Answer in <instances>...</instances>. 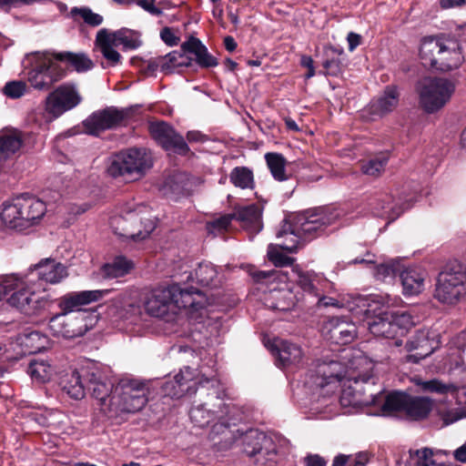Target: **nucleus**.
<instances>
[{
  "mask_svg": "<svg viewBox=\"0 0 466 466\" xmlns=\"http://www.w3.org/2000/svg\"><path fill=\"white\" fill-rule=\"evenodd\" d=\"M419 56L424 66L441 72L457 69L464 62L460 41L443 35L423 37Z\"/></svg>",
  "mask_w": 466,
  "mask_h": 466,
  "instance_id": "5",
  "label": "nucleus"
},
{
  "mask_svg": "<svg viewBox=\"0 0 466 466\" xmlns=\"http://www.w3.org/2000/svg\"><path fill=\"white\" fill-rule=\"evenodd\" d=\"M147 313L155 318L172 320L181 309L197 311L204 307V296L197 289H182L174 284L152 289L144 303Z\"/></svg>",
  "mask_w": 466,
  "mask_h": 466,
  "instance_id": "1",
  "label": "nucleus"
},
{
  "mask_svg": "<svg viewBox=\"0 0 466 466\" xmlns=\"http://www.w3.org/2000/svg\"><path fill=\"white\" fill-rule=\"evenodd\" d=\"M290 279L298 282L309 303L319 307H340L337 299L326 295L331 289L332 284L324 277L313 271H303L299 266H293Z\"/></svg>",
  "mask_w": 466,
  "mask_h": 466,
  "instance_id": "12",
  "label": "nucleus"
},
{
  "mask_svg": "<svg viewBox=\"0 0 466 466\" xmlns=\"http://www.w3.org/2000/svg\"><path fill=\"white\" fill-rule=\"evenodd\" d=\"M196 372L189 367H185L172 379H168L163 385L165 395L171 398H181L187 393L195 392Z\"/></svg>",
  "mask_w": 466,
  "mask_h": 466,
  "instance_id": "23",
  "label": "nucleus"
},
{
  "mask_svg": "<svg viewBox=\"0 0 466 466\" xmlns=\"http://www.w3.org/2000/svg\"><path fill=\"white\" fill-rule=\"evenodd\" d=\"M454 457L461 462H466V442L454 451Z\"/></svg>",
  "mask_w": 466,
  "mask_h": 466,
  "instance_id": "64",
  "label": "nucleus"
},
{
  "mask_svg": "<svg viewBox=\"0 0 466 466\" xmlns=\"http://www.w3.org/2000/svg\"><path fill=\"white\" fill-rule=\"evenodd\" d=\"M152 166L150 156L142 148H128L115 155L107 168L112 177L136 179Z\"/></svg>",
  "mask_w": 466,
  "mask_h": 466,
  "instance_id": "14",
  "label": "nucleus"
},
{
  "mask_svg": "<svg viewBox=\"0 0 466 466\" xmlns=\"http://www.w3.org/2000/svg\"><path fill=\"white\" fill-rule=\"evenodd\" d=\"M53 52L35 54V65L27 73V80L37 90H48L66 76V71L53 61Z\"/></svg>",
  "mask_w": 466,
  "mask_h": 466,
  "instance_id": "16",
  "label": "nucleus"
},
{
  "mask_svg": "<svg viewBox=\"0 0 466 466\" xmlns=\"http://www.w3.org/2000/svg\"><path fill=\"white\" fill-rule=\"evenodd\" d=\"M347 41L349 44L350 51H353L358 46L360 45L361 36L359 34L350 32L348 34Z\"/></svg>",
  "mask_w": 466,
  "mask_h": 466,
  "instance_id": "63",
  "label": "nucleus"
},
{
  "mask_svg": "<svg viewBox=\"0 0 466 466\" xmlns=\"http://www.w3.org/2000/svg\"><path fill=\"white\" fill-rule=\"evenodd\" d=\"M324 55L325 60L322 66L325 69V74L329 76H338L342 68L340 56L343 55V49L329 46L324 48Z\"/></svg>",
  "mask_w": 466,
  "mask_h": 466,
  "instance_id": "41",
  "label": "nucleus"
},
{
  "mask_svg": "<svg viewBox=\"0 0 466 466\" xmlns=\"http://www.w3.org/2000/svg\"><path fill=\"white\" fill-rule=\"evenodd\" d=\"M249 274L257 283L269 288L268 292L265 294L264 302L272 309L290 310L299 301L307 300L305 293L299 292L301 289L298 282L290 279L292 269L290 272L282 269L260 271L251 268Z\"/></svg>",
  "mask_w": 466,
  "mask_h": 466,
  "instance_id": "4",
  "label": "nucleus"
},
{
  "mask_svg": "<svg viewBox=\"0 0 466 466\" xmlns=\"http://www.w3.org/2000/svg\"><path fill=\"white\" fill-rule=\"evenodd\" d=\"M234 216L235 219L250 233L257 234L263 228L262 208L259 205L252 204L240 208L234 212Z\"/></svg>",
  "mask_w": 466,
  "mask_h": 466,
  "instance_id": "29",
  "label": "nucleus"
},
{
  "mask_svg": "<svg viewBox=\"0 0 466 466\" xmlns=\"http://www.w3.org/2000/svg\"><path fill=\"white\" fill-rule=\"evenodd\" d=\"M95 324V316L86 310L62 311L50 319L48 327L56 337L74 339L83 336Z\"/></svg>",
  "mask_w": 466,
  "mask_h": 466,
  "instance_id": "15",
  "label": "nucleus"
},
{
  "mask_svg": "<svg viewBox=\"0 0 466 466\" xmlns=\"http://www.w3.org/2000/svg\"><path fill=\"white\" fill-rule=\"evenodd\" d=\"M109 35L118 46H123L126 49H136L140 46L137 35L128 29H121Z\"/></svg>",
  "mask_w": 466,
  "mask_h": 466,
  "instance_id": "49",
  "label": "nucleus"
},
{
  "mask_svg": "<svg viewBox=\"0 0 466 466\" xmlns=\"http://www.w3.org/2000/svg\"><path fill=\"white\" fill-rule=\"evenodd\" d=\"M114 387L115 385L103 379L100 374L95 372L88 374V389L92 391L93 397L97 400L101 411L108 417V408Z\"/></svg>",
  "mask_w": 466,
  "mask_h": 466,
  "instance_id": "27",
  "label": "nucleus"
},
{
  "mask_svg": "<svg viewBox=\"0 0 466 466\" xmlns=\"http://www.w3.org/2000/svg\"><path fill=\"white\" fill-rule=\"evenodd\" d=\"M388 161L389 156L381 153L370 159L361 161L360 169L367 176L378 177L384 172Z\"/></svg>",
  "mask_w": 466,
  "mask_h": 466,
  "instance_id": "47",
  "label": "nucleus"
},
{
  "mask_svg": "<svg viewBox=\"0 0 466 466\" xmlns=\"http://www.w3.org/2000/svg\"><path fill=\"white\" fill-rule=\"evenodd\" d=\"M138 5L151 15H159L162 14L161 9L155 6L153 1L140 0Z\"/></svg>",
  "mask_w": 466,
  "mask_h": 466,
  "instance_id": "61",
  "label": "nucleus"
},
{
  "mask_svg": "<svg viewBox=\"0 0 466 466\" xmlns=\"http://www.w3.org/2000/svg\"><path fill=\"white\" fill-rule=\"evenodd\" d=\"M133 268V262L123 256L116 257L112 262L101 268V274L106 278H118L126 275Z\"/></svg>",
  "mask_w": 466,
  "mask_h": 466,
  "instance_id": "43",
  "label": "nucleus"
},
{
  "mask_svg": "<svg viewBox=\"0 0 466 466\" xmlns=\"http://www.w3.org/2000/svg\"><path fill=\"white\" fill-rule=\"evenodd\" d=\"M306 466H326V461L318 454L308 455L305 459Z\"/></svg>",
  "mask_w": 466,
  "mask_h": 466,
  "instance_id": "60",
  "label": "nucleus"
},
{
  "mask_svg": "<svg viewBox=\"0 0 466 466\" xmlns=\"http://www.w3.org/2000/svg\"><path fill=\"white\" fill-rule=\"evenodd\" d=\"M46 342V336L43 335L39 331H32L25 335V345L30 346L35 350H39L45 348Z\"/></svg>",
  "mask_w": 466,
  "mask_h": 466,
  "instance_id": "55",
  "label": "nucleus"
},
{
  "mask_svg": "<svg viewBox=\"0 0 466 466\" xmlns=\"http://www.w3.org/2000/svg\"><path fill=\"white\" fill-rule=\"evenodd\" d=\"M73 13H77L84 19V21L93 26L99 25L103 22V17L96 13H93L88 8H75Z\"/></svg>",
  "mask_w": 466,
  "mask_h": 466,
  "instance_id": "57",
  "label": "nucleus"
},
{
  "mask_svg": "<svg viewBox=\"0 0 466 466\" xmlns=\"http://www.w3.org/2000/svg\"><path fill=\"white\" fill-rule=\"evenodd\" d=\"M400 281L403 288V294L415 296L424 289L426 272L418 268H408L400 272Z\"/></svg>",
  "mask_w": 466,
  "mask_h": 466,
  "instance_id": "31",
  "label": "nucleus"
},
{
  "mask_svg": "<svg viewBox=\"0 0 466 466\" xmlns=\"http://www.w3.org/2000/svg\"><path fill=\"white\" fill-rule=\"evenodd\" d=\"M153 138L166 150H170L180 155H186L189 151L184 137L177 134L165 122H155L149 126Z\"/></svg>",
  "mask_w": 466,
  "mask_h": 466,
  "instance_id": "21",
  "label": "nucleus"
},
{
  "mask_svg": "<svg viewBox=\"0 0 466 466\" xmlns=\"http://www.w3.org/2000/svg\"><path fill=\"white\" fill-rule=\"evenodd\" d=\"M441 346V337L437 330L421 329L417 330L406 342L407 352L415 351L406 356L407 362L418 363L432 354Z\"/></svg>",
  "mask_w": 466,
  "mask_h": 466,
  "instance_id": "17",
  "label": "nucleus"
},
{
  "mask_svg": "<svg viewBox=\"0 0 466 466\" xmlns=\"http://www.w3.org/2000/svg\"><path fill=\"white\" fill-rule=\"evenodd\" d=\"M128 112L116 107H106L91 114L83 122L86 133L98 136L106 129L116 128L120 126L127 117Z\"/></svg>",
  "mask_w": 466,
  "mask_h": 466,
  "instance_id": "20",
  "label": "nucleus"
},
{
  "mask_svg": "<svg viewBox=\"0 0 466 466\" xmlns=\"http://www.w3.org/2000/svg\"><path fill=\"white\" fill-rule=\"evenodd\" d=\"M284 244L274 245L269 244L268 247V258L276 267L290 266L294 263L295 258L287 256L282 250H287L283 248Z\"/></svg>",
  "mask_w": 466,
  "mask_h": 466,
  "instance_id": "48",
  "label": "nucleus"
},
{
  "mask_svg": "<svg viewBox=\"0 0 466 466\" xmlns=\"http://www.w3.org/2000/svg\"><path fill=\"white\" fill-rule=\"evenodd\" d=\"M127 220H130L131 226L135 225L136 228H124V232H119L118 234L133 240H142L146 238L156 228V223L153 219L139 218L138 212L130 214Z\"/></svg>",
  "mask_w": 466,
  "mask_h": 466,
  "instance_id": "32",
  "label": "nucleus"
},
{
  "mask_svg": "<svg viewBox=\"0 0 466 466\" xmlns=\"http://www.w3.org/2000/svg\"><path fill=\"white\" fill-rule=\"evenodd\" d=\"M26 275L32 278L33 281L37 277L40 281L56 284L66 279L68 274L62 263L52 258H44L31 267Z\"/></svg>",
  "mask_w": 466,
  "mask_h": 466,
  "instance_id": "22",
  "label": "nucleus"
},
{
  "mask_svg": "<svg viewBox=\"0 0 466 466\" xmlns=\"http://www.w3.org/2000/svg\"><path fill=\"white\" fill-rule=\"evenodd\" d=\"M390 312L392 323L396 328V337L403 336L406 330L414 324L411 315L404 310H391Z\"/></svg>",
  "mask_w": 466,
  "mask_h": 466,
  "instance_id": "50",
  "label": "nucleus"
},
{
  "mask_svg": "<svg viewBox=\"0 0 466 466\" xmlns=\"http://www.w3.org/2000/svg\"><path fill=\"white\" fill-rule=\"evenodd\" d=\"M233 219H235L234 213L222 215L219 218L208 222L207 224V228L208 232L212 234L221 233L229 227Z\"/></svg>",
  "mask_w": 466,
  "mask_h": 466,
  "instance_id": "53",
  "label": "nucleus"
},
{
  "mask_svg": "<svg viewBox=\"0 0 466 466\" xmlns=\"http://www.w3.org/2000/svg\"><path fill=\"white\" fill-rule=\"evenodd\" d=\"M82 101L76 86L66 83L56 87L46 98L45 110L53 118L62 116L78 106Z\"/></svg>",
  "mask_w": 466,
  "mask_h": 466,
  "instance_id": "18",
  "label": "nucleus"
},
{
  "mask_svg": "<svg viewBox=\"0 0 466 466\" xmlns=\"http://www.w3.org/2000/svg\"><path fill=\"white\" fill-rule=\"evenodd\" d=\"M33 282L32 278L26 274L25 276L18 274L0 276V299L3 296L14 291L7 299L10 306L27 316L39 315L49 306L50 302L45 296H41L32 289Z\"/></svg>",
  "mask_w": 466,
  "mask_h": 466,
  "instance_id": "6",
  "label": "nucleus"
},
{
  "mask_svg": "<svg viewBox=\"0 0 466 466\" xmlns=\"http://www.w3.org/2000/svg\"><path fill=\"white\" fill-rule=\"evenodd\" d=\"M267 166L272 177L278 181H285L289 178L286 172V158L279 153L269 152L265 155Z\"/></svg>",
  "mask_w": 466,
  "mask_h": 466,
  "instance_id": "44",
  "label": "nucleus"
},
{
  "mask_svg": "<svg viewBox=\"0 0 466 466\" xmlns=\"http://www.w3.org/2000/svg\"><path fill=\"white\" fill-rule=\"evenodd\" d=\"M201 390L207 389L208 400L194 404L189 410L188 416L194 426L205 428L211 423L210 435L214 438L224 434L236 419L231 416L232 409L226 405L220 396L219 382L216 379H201L198 380Z\"/></svg>",
  "mask_w": 466,
  "mask_h": 466,
  "instance_id": "2",
  "label": "nucleus"
},
{
  "mask_svg": "<svg viewBox=\"0 0 466 466\" xmlns=\"http://www.w3.org/2000/svg\"><path fill=\"white\" fill-rule=\"evenodd\" d=\"M61 385L64 391L71 398L81 400L85 397V386L78 371L71 370L65 374L61 380Z\"/></svg>",
  "mask_w": 466,
  "mask_h": 466,
  "instance_id": "40",
  "label": "nucleus"
},
{
  "mask_svg": "<svg viewBox=\"0 0 466 466\" xmlns=\"http://www.w3.org/2000/svg\"><path fill=\"white\" fill-rule=\"evenodd\" d=\"M357 354L345 356L344 359L347 360L345 364L335 360L318 362L310 375L312 384L320 389L327 386L333 388L340 380H346V372L350 369V361Z\"/></svg>",
  "mask_w": 466,
  "mask_h": 466,
  "instance_id": "19",
  "label": "nucleus"
},
{
  "mask_svg": "<svg viewBox=\"0 0 466 466\" xmlns=\"http://www.w3.org/2000/svg\"><path fill=\"white\" fill-rule=\"evenodd\" d=\"M279 361L283 366L298 364L300 362L303 352L299 346L295 343L281 340L276 344Z\"/></svg>",
  "mask_w": 466,
  "mask_h": 466,
  "instance_id": "39",
  "label": "nucleus"
},
{
  "mask_svg": "<svg viewBox=\"0 0 466 466\" xmlns=\"http://www.w3.org/2000/svg\"><path fill=\"white\" fill-rule=\"evenodd\" d=\"M197 282L203 287H217L220 283L216 267L209 262H202L195 270Z\"/></svg>",
  "mask_w": 466,
  "mask_h": 466,
  "instance_id": "42",
  "label": "nucleus"
},
{
  "mask_svg": "<svg viewBox=\"0 0 466 466\" xmlns=\"http://www.w3.org/2000/svg\"><path fill=\"white\" fill-rule=\"evenodd\" d=\"M22 146L20 133L14 131L0 135V160L15 154Z\"/></svg>",
  "mask_w": 466,
  "mask_h": 466,
  "instance_id": "45",
  "label": "nucleus"
},
{
  "mask_svg": "<svg viewBox=\"0 0 466 466\" xmlns=\"http://www.w3.org/2000/svg\"><path fill=\"white\" fill-rule=\"evenodd\" d=\"M374 362L360 352L351 360L346 372V383L343 386L339 403L342 407L361 408L376 404L379 396L370 390L374 385Z\"/></svg>",
  "mask_w": 466,
  "mask_h": 466,
  "instance_id": "3",
  "label": "nucleus"
},
{
  "mask_svg": "<svg viewBox=\"0 0 466 466\" xmlns=\"http://www.w3.org/2000/svg\"><path fill=\"white\" fill-rule=\"evenodd\" d=\"M466 294V267L457 259L448 261L438 275L434 297L455 304Z\"/></svg>",
  "mask_w": 466,
  "mask_h": 466,
  "instance_id": "11",
  "label": "nucleus"
},
{
  "mask_svg": "<svg viewBox=\"0 0 466 466\" xmlns=\"http://www.w3.org/2000/svg\"><path fill=\"white\" fill-rule=\"evenodd\" d=\"M289 225H290V223H286L282 227V229L277 234L278 238H284V241L282 244L288 243L289 245H291L292 240L296 238L294 236L289 235V233H290V228H289Z\"/></svg>",
  "mask_w": 466,
  "mask_h": 466,
  "instance_id": "62",
  "label": "nucleus"
},
{
  "mask_svg": "<svg viewBox=\"0 0 466 466\" xmlns=\"http://www.w3.org/2000/svg\"><path fill=\"white\" fill-rule=\"evenodd\" d=\"M425 391L436 392L439 394L453 393L457 387L452 383H442L439 380H431L420 383Z\"/></svg>",
  "mask_w": 466,
  "mask_h": 466,
  "instance_id": "52",
  "label": "nucleus"
},
{
  "mask_svg": "<svg viewBox=\"0 0 466 466\" xmlns=\"http://www.w3.org/2000/svg\"><path fill=\"white\" fill-rule=\"evenodd\" d=\"M46 212L45 202L25 194L5 201L0 218L6 227L23 230L41 219Z\"/></svg>",
  "mask_w": 466,
  "mask_h": 466,
  "instance_id": "10",
  "label": "nucleus"
},
{
  "mask_svg": "<svg viewBox=\"0 0 466 466\" xmlns=\"http://www.w3.org/2000/svg\"><path fill=\"white\" fill-rule=\"evenodd\" d=\"M399 96L395 86H387L381 95L370 102V114L380 117L390 113L399 104Z\"/></svg>",
  "mask_w": 466,
  "mask_h": 466,
  "instance_id": "30",
  "label": "nucleus"
},
{
  "mask_svg": "<svg viewBox=\"0 0 466 466\" xmlns=\"http://www.w3.org/2000/svg\"><path fill=\"white\" fill-rule=\"evenodd\" d=\"M161 39L170 46H177L179 38L175 35L174 31L169 27H164L160 32Z\"/></svg>",
  "mask_w": 466,
  "mask_h": 466,
  "instance_id": "59",
  "label": "nucleus"
},
{
  "mask_svg": "<svg viewBox=\"0 0 466 466\" xmlns=\"http://www.w3.org/2000/svg\"><path fill=\"white\" fill-rule=\"evenodd\" d=\"M432 406V400L430 398L408 395L405 413L411 420H423L429 415Z\"/></svg>",
  "mask_w": 466,
  "mask_h": 466,
  "instance_id": "36",
  "label": "nucleus"
},
{
  "mask_svg": "<svg viewBox=\"0 0 466 466\" xmlns=\"http://www.w3.org/2000/svg\"><path fill=\"white\" fill-rule=\"evenodd\" d=\"M186 53L193 54L196 62L201 67L208 68L218 66V60L208 53L207 47L201 41L190 36L181 45L180 51H173L165 56H158L149 61V68L152 70L160 68L161 71L171 73L180 67H187L191 65V58Z\"/></svg>",
  "mask_w": 466,
  "mask_h": 466,
  "instance_id": "9",
  "label": "nucleus"
},
{
  "mask_svg": "<svg viewBox=\"0 0 466 466\" xmlns=\"http://www.w3.org/2000/svg\"><path fill=\"white\" fill-rule=\"evenodd\" d=\"M27 372L35 381L46 383L53 378L56 369L47 360L34 359L28 365Z\"/></svg>",
  "mask_w": 466,
  "mask_h": 466,
  "instance_id": "38",
  "label": "nucleus"
},
{
  "mask_svg": "<svg viewBox=\"0 0 466 466\" xmlns=\"http://www.w3.org/2000/svg\"><path fill=\"white\" fill-rule=\"evenodd\" d=\"M391 202L392 197L385 194L373 198L370 205L375 216L386 218L390 221H393L404 211V208L391 206ZM410 207V205H407L405 209Z\"/></svg>",
  "mask_w": 466,
  "mask_h": 466,
  "instance_id": "33",
  "label": "nucleus"
},
{
  "mask_svg": "<svg viewBox=\"0 0 466 466\" xmlns=\"http://www.w3.org/2000/svg\"><path fill=\"white\" fill-rule=\"evenodd\" d=\"M54 58L57 61L67 63L76 72H86L93 68V61L84 53L53 52Z\"/></svg>",
  "mask_w": 466,
  "mask_h": 466,
  "instance_id": "37",
  "label": "nucleus"
},
{
  "mask_svg": "<svg viewBox=\"0 0 466 466\" xmlns=\"http://www.w3.org/2000/svg\"><path fill=\"white\" fill-rule=\"evenodd\" d=\"M26 90V85L22 81H11L5 84L4 93L10 98L21 97Z\"/></svg>",
  "mask_w": 466,
  "mask_h": 466,
  "instance_id": "54",
  "label": "nucleus"
},
{
  "mask_svg": "<svg viewBox=\"0 0 466 466\" xmlns=\"http://www.w3.org/2000/svg\"><path fill=\"white\" fill-rule=\"evenodd\" d=\"M368 328L374 336L385 339H396L394 345L396 347L402 345V340L396 337V328L392 323L389 310H382L378 315L371 318L368 321Z\"/></svg>",
  "mask_w": 466,
  "mask_h": 466,
  "instance_id": "28",
  "label": "nucleus"
},
{
  "mask_svg": "<svg viewBox=\"0 0 466 466\" xmlns=\"http://www.w3.org/2000/svg\"><path fill=\"white\" fill-rule=\"evenodd\" d=\"M340 217V212L335 208H319L314 211H306L294 217L289 226L290 236L296 238L292 244L285 243L283 248L289 252H295L302 240H309L321 235L325 229L333 225Z\"/></svg>",
  "mask_w": 466,
  "mask_h": 466,
  "instance_id": "8",
  "label": "nucleus"
},
{
  "mask_svg": "<svg viewBox=\"0 0 466 466\" xmlns=\"http://www.w3.org/2000/svg\"><path fill=\"white\" fill-rule=\"evenodd\" d=\"M396 271L393 264H380L375 268L374 276L379 280H385L387 278L394 277Z\"/></svg>",
  "mask_w": 466,
  "mask_h": 466,
  "instance_id": "58",
  "label": "nucleus"
},
{
  "mask_svg": "<svg viewBox=\"0 0 466 466\" xmlns=\"http://www.w3.org/2000/svg\"><path fill=\"white\" fill-rule=\"evenodd\" d=\"M419 103L427 113L442 108L455 91V83L445 77H424L416 86Z\"/></svg>",
  "mask_w": 466,
  "mask_h": 466,
  "instance_id": "13",
  "label": "nucleus"
},
{
  "mask_svg": "<svg viewBox=\"0 0 466 466\" xmlns=\"http://www.w3.org/2000/svg\"><path fill=\"white\" fill-rule=\"evenodd\" d=\"M96 45L111 66H116L120 63L121 56L116 51L118 46L106 30L102 29L97 33Z\"/></svg>",
  "mask_w": 466,
  "mask_h": 466,
  "instance_id": "34",
  "label": "nucleus"
},
{
  "mask_svg": "<svg viewBox=\"0 0 466 466\" xmlns=\"http://www.w3.org/2000/svg\"><path fill=\"white\" fill-rule=\"evenodd\" d=\"M149 393V384L147 380L128 376L123 377L114 387L108 408L109 417L141 410L148 402Z\"/></svg>",
  "mask_w": 466,
  "mask_h": 466,
  "instance_id": "7",
  "label": "nucleus"
},
{
  "mask_svg": "<svg viewBox=\"0 0 466 466\" xmlns=\"http://www.w3.org/2000/svg\"><path fill=\"white\" fill-rule=\"evenodd\" d=\"M433 451L429 448H423L410 451V462L413 466H431L434 464Z\"/></svg>",
  "mask_w": 466,
  "mask_h": 466,
  "instance_id": "51",
  "label": "nucleus"
},
{
  "mask_svg": "<svg viewBox=\"0 0 466 466\" xmlns=\"http://www.w3.org/2000/svg\"><path fill=\"white\" fill-rule=\"evenodd\" d=\"M438 414L441 418L445 425L453 423L465 416L458 409L439 408Z\"/></svg>",
  "mask_w": 466,
  "mask_h": 466,
  "instance_id": "56",
  "label": "nucleus"
},
{
  "mask_svg": "<svg viewBox=\"0 0 466 466\" xmlns=\"http://www.w3.org/2000/svg\"><path fill=\"white\" fill-rule=\"evenodd\" d=\"M324 331L329 340L336 344H348L357 336L353 322L343 318L332 317L324 324Z\"/></svg>",
  "mask_w": 466,
  "mask_h": 466,
  "instance_id": "25",
  "label": "nucleus"
},
{
  "mask_svg": "<svg viewBox=\"0 0 466 466\" xmlns=\"http://www.w3.org/2000/svg\"><path fill=\"white\" fill-rule=\"evenodd\" d=\"M253 439V447L249 449L248 446L245 449L247 455L254 457L255 462L258 466H274L277 462L278 452L273 441L262 433L256 434Z\"/></svg>",
  "mask_w": 466,
  "mask_h": 466,
  "instance_id": "24",
  "label": "nucleus"
},
{
  "mask_svg": "<svg viewBox=\"0 0 466 466\" xmlns=\"http://www.w3.org/2000/svg\"><path fill=\"white\" fill-rule=\"evenodd\" d=\"M230 182L241 189H253L255 187L254 175L247 167H236L229 174Z\"/></svg>",
  "mask_w": 466,
  "mask_h": 466,
  "instance_id": "46",
  "label": "nucleus"
},
{
  "mask_svg": "<svg viewBox=\"0 0 466 466\" xmlns=\"http://www.w3.org/2000/svg\"><path fill=\"white\" fill-rule=\"evenodd\" d=\"M108 292V289L70 292L60 298L58 306L62 311L74 313L78 310L76 309L78 307L98 301Z\"/></svg>",
  "mask_w": 466,
  "mask_h": 466,
  "instance_id": "26",
  "label": "nucleus"
},
{
  "mask_svg": "<svg viewBox=\"0 0 466 466\" xmlns=\"http://www.w3.org/2000/svg\"><path fill=\"white\" fill-rule=\"evenodd\" d=\"M379 396V400L375 405L382 403L381 414L389 416L397 411H404L407 403V394L403 392H391L387 396H383L380 392H375Z\"/></svg>",
  "mask_w": 466,
  "mask_h": 466,
  "instance_id": "35",
  "label": "nucleus"
}]
</instances>
